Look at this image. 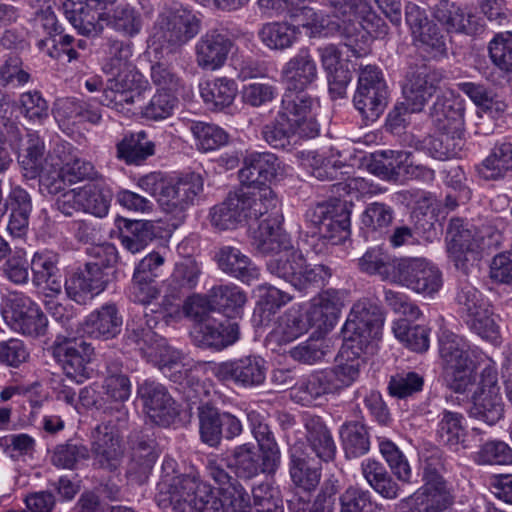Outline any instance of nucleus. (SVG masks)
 <instances>
[{"label": "nucleus", "mask_w": 512, "mask_h": 512, "mask_svg": "<svg viewBox=\"0 0 512 512\" xmlns=\"http://www.w3.org/2000/svg\"><path fill=\"white\" fill-rule=\"evenodd\" d=\"M104 47L102 71L108 78L99 101L119 112H129L131 106L142 100L143 75L131 60L133 44L111 37Z\"/></svg>", "instance_id": "nucleus-1"}, {"label": "nucleus", "mask_w": 512, "mask_h": 512, "mask_svg": "<svg viewBox=\"0 0 512 512\" xmlns=\"http://www.w3.org/2000/svg\"><path fill=\"white\" fill-rule=\"evenodd\" d=\"M177 462L166 457L162 463L159 502L169 504L177 512H225L224 502L212 486L196 473L175 475Z\"/></svg>", "instance_id": "nucleus-2"}, {"label": "nucleus", "mask_w": 512, "mask_h": 512, "mask_svg": "<svg viewBox=\"0 0 512 512\" xmlns=\"http://www.w3.org/2000/svg\"><path fill=\"white\" fill-rule=\"evenodd\" d=\"M388 25L371 11L366 0H359L358 9L349 18L341 19L340 37L354 57L360 58L371 52L370 39L384 38Z\"/></svg>", "instance_id": "nucleus-3"}, {"label": "nucleus", "mask_w": 512, "mask_h": 512, "mask_svg": "<svg viewBox=\"0 0 512 512\" xmlns=\"http://www.w3.org/2000/svg\"><path fill=\"white\" fill-rule=\"evenodd\" d=\"M384 314L379 305L369 299L357 301L344 324V344L356 348L355 353L366 352L381 338Z\"/></svg>", "instance_id": "nucleus-4"}, {"label": "nucleus", "mask_w": 512, "mask_h": 512, "mask_svg": "<svg viewBox=\"0 0 512 512\" xmlns=\"http://www.w3.org/2000/svg\"><path fill=\"white\" fill-rule=\"evenodd\" d=\"M200 31V19L178 2L163 7L154 25L152 38L159 44L180 47Z\"/></svg>", "instance_id": "nucleus-5"}, {"label": "nucleus", "mask_w": 512, "mask_h": 512, "mask_svg": "<svg viewBox=\"0 0 512 512\" xmlns=\"http://www.w3.org/2000/svg\"><path fill=\"white\" fill-rule=\"evenodd\" d=\"M351 201L335 199L317 204L306 213L308 222L314 227L315 235L339 244L350 234Z\"/></svg>", "instance_id": "nucleus-6"}, {"label": "nucleus", "mask_w": 512, "mask_h": 512, "mask_svg": "<svg viewBox=\"0 0 512 512\" xmlns=\"http://www.w3.org/2000/svg\"><path fill=\"white\" fill-rule=\"evenodd\" d=\"M51 351L53 358L70 380L80 384L90 377L89 364L94 354L90 343L82 339L57 336Z\"/></svg>", "instance_id": "nucleus-7"}, {"label": "nucleus", "mask_w": 512, "mask_h": 512, "mask_svg": "<svg viewBox=\"0 0 512 512\" xmlns=\"http://www.w3.org/2000/svg\"><path fill=\"white\" fill-rule=\"evenodd\" d=\"M459 313L466 324L480 337L496 341L499 337L498 326L493 318L490 305L480 298L472 287H464L456 296Z\"/></svg>", "instance_id": "nucleus-8"}, {"label": "nucleus", "mask_w": 512, "mask_h": 512, "mask_svg": "<svg viewBox=\"0 0 512 512\" xmlns=\"http://www.w3.org/2000/svg\"><path fill=\"white\" fill-rule=\"evenodd\" d=\"M213 373L220 381H230L243 388H254L265 382L267 363L261 356L250 354L217 364Z\"/></svg>", "instance_id": "nucleus-9"}, {"label": "nucleus", "mask_w": 512, "mask_h": 512, "mask_svg": "<svg viewBox=\"0 0 512 512\" xmlns=\"http://www.w3.org/2000/svg\"><path fill=\"white\" fill-rule=\"evenodd\" d=\"M313 98L305 91L286 90L278 115L298 130L301 138H314L319 125L312 114Z\"/></svg>", "instance_id": "nucleus-10"}, {"label": "nucleus", "mask_w": 512, "mask_h": 512, "mask_svg": "<svg viewBox=\"0 0 512 512\" xmlns=\"http://www.w3.org/2000/svg\"><path fill=\"white\" fill-rule=\"evenodd\" d=\"M197 413L201 440L211 447H217L222 437L231 440L242 433V424L236 416L208 403L200 405Z\"/></svg>", "instance_id": "nucleus-11"}, {"label": "nucleus", "mask_w": 512, "mask_h": 512, "mask_svg": "<svg viewBox=\"0 0 512 512\" xmlns=\"http://www.w3.org/2000/svg\"><path fill=\"white\" fill-rule=\"evenodd\" d=\"M393 282L406 286L417 293L432 295L441 288L440 271L424 259H400Z\"/></svg>", "instance_id": "nucleus-12"}, {"label": "nucleus", "mask_w": 512, "mask_h": 512, "mask_svg": "<svg viewBox=\"0 0 512 512\" xmlns=\"http://www.w3.org/2000/svg\"><path fill=\"white\" fill-rule=\"evenodd\" d=\"M109 282L108 274L96 262L86 263L76 270L65 282V290L70 299L86 304L102 293Z\"/></svg>", "instance_id": "nucleus-13"}, {"label": "nucleus", "mask_w": 512, "mask_h": 512, "mask_svg": "<svg viewBox=\"0 0 512 512\" xmlns=\"http://www.w3.org/2000/svg\"><path fill=\"white\" fill-rule=\"evenodd\" d=\"M9 310L4 312L6 321L10 318L12 328L29 336L43 335L47 327V317L30 298L13 294L9 300Z\"/></svg>", "instance_id": "nucleus-14"}, {"label": "nucleus", "mask_w": 512, "mask_h": 512, "mask_svg": "<svg viewBox=\"0 0 512 512\" xmlns=\"http://www.w3.org/2000/svg\"><path fill=\"white\" fill-rule=\"evenodd\" d=\"M441 80L442 75L426 65L410 67L403 85L405 109L412 113L420 112Z\"/></svg>", "instance_id": "nucleus-15"}, {"label": "nucleus", "mask_w": 512, "mask_h": 512, "mask_svg": "<svg viewBox=\"0 0 512 512\" xmlns=\"http://www.w3.org/2000/svg\"><path fill=\"white\" fill-rule=\"evenodd\" d=\"M202 191V177L196 173H189L176 181L170 180L164 195L160 198V205L165 212L181 216L196 203Z\"/></svg>", "instance_id": "nucleus-16"}, {"label": "nucleus", "mask_w": 512, "mask_h": 512, "mask_svg": "<svg viewBox=\"0 0 512 512\" xmlns=\"http://www.w3.org/2000/svg\"><path fill=\"white\" fill-rule=\"evenodd\" d=\"M115 0H66L63 12L68 21L82 35L97 36L103 29L100 24L102 10Z\"/></svg>", "instance_id": "nucleus-17"}, {"label": "nucleus", "mask_w": 512, "mask_h": 512, "mask_svg": "<svg viewBox=\"0 0 512 512\" xmlns=\"http://www.w3.org/2000/svg\"><path fill=\"white\" fill-rule=\"evenodd\" d=\"M137 392L152 422L166 426L173 421L177 410L165 386L152 380H145L139 385Z\"/></svg>", "instance_id": "nucleus-18"}, {"label": "nucleus", "mask_w": 512, "mask_h": 512, "mask_svg": "<svg viewBox=\"0 0 512 512\" xmlns=\"http://www.w3.org/2000/svg\"><path fill=\"white\" fill-rule=\"evenodd\" d=\"M280 78L286 90L305 91L318 79V67L309 49L302 48L283 66Z\"/></svg>", "instance_id": "nucleus-19"}, {"label": "nucleus", "mask_w": 512, "mask_h": 512, "mask_svg": "<svg viewBox=\"0 0 512 512\" xmlns=\"http://www.w3.org/2000/svg\"><path fill=\"white\" fill-rule=\"evenodd\" d=\"M92 438L93 465L109 471L116 470L121 463L123 451L114 427L102 423L95 428Z\"/></svg>", "instance_id": "nucleus-20"}, {"label": "nucleus", "mask_w": 512, "mask_h": 512, "mask_svg": "<svg viewBox=\"0 0 512 512\" xmlns=\"http://www.w3.org/2000/svg\"><path fill=\"white\" fill-rule=\"evenodd\" d=\"M191 336L198 347L222 350L238 340L239 326L230 320L223 323L216 318L207 319L195 324Z\"/></svg>", "instance_id": "nucleus-21"}, {"label": "nucleus", "mask_w": 512, "mask_h": 512, "mask_svg": "<svg viewBox=\"0 0 512 512\" xmlns=\"http://www.w3.org/2000/svg\"><path fill=\"white\" fill-rule=\"evenodd\" d=\"M281 169L278 157L269 152L250 153L244 158V165L239 171L242 187H268Z\"/></svg>", "instance_id": "nucleus-22"}, {"label": "nucleus", "mask_w": 512, "mask_h": 512, "mask_svg": "<svg viewBox=\"0 0 512 512\" xmlns=\"http://www.w3.org/2000/svg\"><path fill=\"white\" fill-rule=\"evenodd\" d=\"M231 48L232 41L225 34L207 32L195 45L196 63L204 70L215 71L225 64Z\"/></svg>", "instance_id": "nucleus-23"}, {"label": "nucleus", "mask_w": 512, "mask_h": 512, "mask_svg": "<svg viewBox=\"0 0 512 512\" xmlns=\"http://www.w3.org/2000/svg\"><path fill=\"white\" fill-rule=\"evenodd\" d=\"M58 263L59 255L51 250L35 252L30 262L33 284L44 286L49 290V296L58 295L62 290Z\"/></svg>", "instance_id": "nucleus-24"}, {"label": "nucleus", "mask_w": 512, "mask_h": 512, "mask_svg": "<svg viewBox=\"0 0 512 512\" xmlns=\"http://www.w3.org/2000/svg\"><path fill=\"white\" fill-rule=\"evenodd\" d=\"M247 220H257L265 215L266 218H281L279 200L270 187H241L239 189Z\"/></svg>", "instance_id": "nucleus-25"}, {"label": "nucleus", "mask_w": 512, "mask_h": 512, "mask_svg": "<svg viewBox=\"0 0 512 512\" xmlns=\"http://www.w3.org/2000/svg\"><path fill=\"white\" fill-rule=\"evenodd\" d=\"M450 374L452 381L450 389L456 393L464 394L473 386L475 378L473 376L472 361L468 357V346L461 339L450 338Z\"/></svg>", "instance_id": "nucleus-26"}, {"label": "nucleus", "mask_w": 512, "mask_h": 512, "mask_svg": "<svg viewBox=\"0 0 512 512\" xmlns=\"http://www.w3.org/2000/svg\"><path fill=\"white\" fill-rule=\"evenodd\" d=\"M202 269L190 257L176 262L170 276L165 281V298H180L196 288Z\"/></svg>", "instance_id": "nucleus-27"}, {"label": "nucleus", "mask_w": 512, "mask_h": 512, "mask_svg": "<svg viewBox=\"0 0 512 512\" xmlns=\"http://www.w3.org/2000/svg\"><path fill=\"white\" fill-rule=\"evenodd\" d=\"M265 465V453L260 455L253 443L236 446L228 462V466L234 469L237 477L242 479H252L260 472L273 473L278 467L267 469Z\"/></svg>", "instance_id": "nucleus-28"}, {"label": "nucleus", "mask_w": 512, "mask_h": 512, "mask_svg": "<svg viewBox=\"0 0 512 512\" xmlns=\"http://www.w3.org/2000/svg\"><path fill=\"white\" fill-rule=\"evenodd\" d=\"M288 14L297 29H309L311 36L340 37L341 19L338 16H323L307 6L292 7L288 9Z\"/></svg>", "instance_id": "nucleus-29"}, {"label": "nucleus", "mask_w": 512, "mask_h": 512, "mask_svg": "<svg viewBox=\"0 0 512 512\" xmlns=\"http://www.w3.org/2000/svg\"><path fill=\"white\" fill-rule=\"evenodd\" d=\"M290 244V237L282 229L278 217L263 219L252 231V245L262 254L281 251L289 248Z\"/></svg>", "instance_id": "nucleus-30"}, {"label": "nucleus", "mask_w": 512, "mask_h": 512, "mask_svg": "<svg viewBox=\"0 0 512 512\" xmlns=\"http://www.w3.org/2000/svg\"><path fill=\"white\" fill-rule=\"evenodd\" d=\"M219 268L226 274L250 283L258 278L259 270L251 259L233 246H223L216 254Z\"/></svg>", "instance_id": "nucleus-31"}, {"label": "nucleus", "mask_w": 512, "mask_h": 512, "mask_svg": "<svg viewBox=\"0 0 512 512\" xmlns=\"http://www.w3.org/2000/svg\"><path fill=\"white\" fill-rule=\"evenodd\" d=\"M10 211L7 229L14 237L23 236L29 224L32 211V199L29 193L20 186L12 187L5 203Z\"/></svg>", "instance_id": "nucleus-32"}, {"label": "nucleus", "mask_w": 512, "mask_h": 512, "mask_svg": "<svg viewBox=\"0 0 512 512\" xmlns=\"http://www.w3.org/2000/svg\"><path fill=\"white\" fill-rule=\"evenodd\" d=\"M122 318L114 304H105L93 311L85 320V331L91 337L108 340L121 331Z\"/></svg>", "instance_id": "nucleus-33"}, {"label": "nucleus", "mask_w": 512, "mask_h": 512, "mask_svg": "<svg viewBox=\"0 0 512 512\" xmlns=\"http://www.w3.org/2000/svg\"><path fill=\"white\" fill-rule=\"evenodd\" d=\"M75 155L71 144L57 142L45 157L44 178L41 185L48 189L51 194H57L62 190V180L59 175L63 172L64 166L71 161Z\"/></svg>", "instance_id": "nucleus-34"}, {"label": "nucleus", "mask_w": 512, "mask_h": 512, "mask_svg": "<svg viewBox=\"0 0 512 512\" xmlns=\"http://www.w3.org/2000/svg\"><path fill=\"white\" fill-rule=\"evenodd\" d=\"M303 424L307 432V441L315 455L325 462L332 460L336 453V445L322 419L316 415L305 414Z\"/></svg>", "instance_id": "nucleus-35"}, {"label": "nucleus", "mask_w": 512, "mask_h": 512, "mask_svg": "<svg viewBox=\"0 0 512 512\" xmlns=\"http://www.w3.org/2000/svg\"><path fill=\"white\" fill-rule=\"evenodd\" d=\"M45 144L36 132H29L24 148L19 152L18 163L26 179L44 178Z\"/></svg>", "instance_id": "nucleus-36"}, {"label": "nucleus", "mask_w": 512, "mask_h": 512, "mask_svg": "<svg viewBox=\"0 0 512 512\" xmlns=\"http://www.w3.org/2000/svg\"><path fill=\"white\" fill-rule=\"evenodd\" d=\"M290 476L292 482L305 492L314 491L321 478L320 463L308 455L298 453L296 448L291 450Z\"/></svg>", "instance_id": "nucleus-37"}, {"label": "nucleus", "mask_w": 512, "mask_h": 512, "mask_svg": "<svg viewBox=\"0 0 512 512\" xmlns=\"http://www.w3.org/2000/svg\"><path fill=\"white\" fill-rule=\"evenodd\" d=\"M210 219L211 224L219 230L234 229L247 221L240 191L230 193L222 203L214 206L210 212Z\"/></svg>", "instance_id": "nucleus-38"}, {"label": "nucleus", "mask_w": 512, "mask_h": 512, "mask_svg": "<svg viewBox=\"0 0 512 512\" xmlns=\"http://www.w3.org/2000/svg\"><path fill=\"white\" fill-rule=\"evenodd\" d=\"M143 333L140 335L142 336ZM145 345L139 348L154 361L164 374L179 366L181 353L168 345L167 340L155 331L146 330Z\"/></svg>", "instance_id": "nucleus-39"}, {"label": "nucleus", "mask_w": 512, "mask_h": 512, "mask_svg": "<svg viewBox=\"0 0 512 512\" xmlns=\"http://www.w3.org/2000/svg\"><path fill=\"white\" fill-rule=\"evenodd\" d=\"M315 324L310 320L309 314L300 310L289 309L279 320L269 337L279 345L287 344L308 331Z\"/></svg>", "instance_id": "nucleus-40"}, {"label": "nucleus", "mask_w": 512, "mask_h": 512, "mask_svg": "<svg viewBox=\"0 0 512 512\" xmlns=\"http://www.w3.org/2000/svg\"><path fill=\"white\" fill-rule=\"evenodd\" d=\"M356 348L350 344H344L339 353V362L332 368H328L338 389V392L351 386L360 375L363 364L362 353H355Z\"/></svg>", "instance_id": "nucleus-41"}, {"label": "nucleus", "mask_w": 512, "mask_h": 512, "mask_svg": "<svg viewBox=\"0 0 512 512\" xmlns=\"http://www.w3.org/2000/svg\"><path fill=\"white\" fill-rule=\"evenodd\" d=\"M200 94L209 109L221 111L233 103L237 85L234 80L221 77L200 84Z\"/></svg>", "instance_id": "nucleus-42"}, {"label": "nucleus", "mask_w": 512, "mask_h": 512, "mask_svg": "<svg viewBox=\"0 0 512 512\" xmlns=\"http://www.w3.org/2000/svg\"><path fill=\"white\" fill-rule=\"evenodd\" d=\"M158 234L159 227L152 221L125 220L120 240L125 249L135 254L142 251Z\"/></svg>", "instance_id": "nucleus-43"}, {"label": "nucleus", "mask_w": 512, "mask_h": 512, "mask_svg": "<svg viewBox=\"0 0 512 512\" xmlns=\"http://www.w3.org/2000/svg\"><path fill=\"white\" fill-rule=\"evenodd\" d=\"M512 171V142L508 140L497 142L490 154L479 167V174L487 180L502 178Z\"/></svg>", "instance_id": "nucleus-44"}, {"label": "nucleus", "mask_w": 512, "mask_h": 512, "mask_svg": "<svg viewBox=\"0 0 512 512\" xmlns=\"http://www.w3.org/2000/svg\"><path fill=\"white\" fill-rule=\"evenodd\" d=\"M342 306L343 302L340 292L334 289H328L313 298L307 313L312 323L321 327L328 323L332 324L338 317Z\"/></svg>", "instance_id": "nucleus-45"}, {"label": "nucleus", "mask_w": 512, "mask_h": 512, "mask_svg": "<svg viewBox=\"0 0 512 512\" xmlns=\"http://www.w3.org/2000/svg\"><path fill=\"white\" fill-rule=\"evenodd\" d=\"M468 223H464L461 219H452L450 221V235L452 234V245H450V251H475L477 249H486L496 245L499 242V235L497 233H491V237H496L495 241H485L483 236H477L476 232H473L469 228Z\"/></svg>", "instance_id": "nucleus-46"}, {"label": "nucleus", "mask_w": 512, "mask_h": 512, "mask_svg": "<svg viewBox=\"0 0 512 512\" xmlns=\"http://www.w3.org/2000/svg\"><path fill=\"white\" fill-rule=\"evenodd\" d=\"M117 157L128 165H139L154 154L155 145L144 131L125 136L117 144Z\"/></svg>", "instance_id": "nucleus-47"}, {"label": "nucleus", "mask_w": 512, "mask_h": 512, "mask_svg": "<svg viewBox=\"0 0 512 512\" xmlns=\"http://www.w3.org/2000/svg\"><path fill=\"white\" fill-rule=\"evenodd\" d=\"M298 30L288 22H270L264 24L258 32L261 43L270 50L283 51L291 48L297 41Z\"/></svg>", "instance_id": "nucleus-48"}, {"label": "nucleus", "mask_w": 512, "mask_h": 512, "mask_svg": "<svg viewBox=\"0 0 512 512\" xmlns=\"http://www.w3.org/2000/svg\"><path fill=\"white\" fill-rule=\"evenodd\" d=\"M276 253L277 256L270 259L266 264L268 271L294 286L303 266V254L299 250L293 249L291 245L289 248L276 251Z\"/></svg>", "instance_id": "nucleus-49"}, {"label": "nucleus", "mask_w": 512, "mask_h": 512, "mask_svg": "<svg viewBox=\"0 0 512 512\" xmlns=\"http://www.w3.org/2000/svg\"><path fill=\"white\" fill-rule=\"evenodd\" d=\"M387 98L388 90L382 89V87L357 88L353 103L365 120L374 122L384 112Z\"/></svg>", "instance_id": "nucleus-50"}, {"label": "nucleus", "mask_w": 512, "mask_h": 512, "mask_svg": "<svg viewBox=\"0 0 512 512\" xmlns=\"http://www.w3.org/2000/svg\"><path fill=\"white\" fill-rule=\"evenodd\" d=\"M497 377L492 367H486L481 373V392L474 398L475 404L483 409V413L492 420L502 416L503 408L496 388Z\"/></svg>", "instance_id": "nucleus-51"}, {"label": "nucleus", "mask_w": 512, "mask_h": 512, "mask_svg": "<svg viewBox=\"0 0 512 512\" xmlns=\"http://www.w3.org/2000/svg\"><path fill=\"white\" fill-rule=\"evenodd\" d=\"M392 331L413 352L422 353L429 348V330L425 326L412 324L408 319H399L393 323Z\"/></svg>", "instance_id": "nucleus-52"}, {"label": "nucleus", "mask_w": 512, "mask_h": 512, "mask_svg": "<svg viewBox=\"0 0 512 512\" xmlns=\"http://www.w3.org/2000/svg\"><path fill=\"white\" fill-rule=\"evenodd\" d=\"M400 259H391L381 248H372L358 259V266L362 272L368 274H377L383 280L393 282V276L397 275L396 266Z\"/></svg>", "instance_id": "nucleus-53"}, {"label": "nucleus", "mask_w": 512, "mask_h": 512, "mask_svg": "<svg viewBox=\"0 0 512 512\" xmlns=\"http://www.w3.org/2000/svg\"><path fill=\"white\" fill-rule=\"evenodd\" d=\"M144 20L140 11L130 4L117 5L109 17V25L123 36L135 37L143 28Z\"/></svg>", "instance_id": "nucleus-54"}, {"label": "nucleus", "mask_w": 512, "mask_h": 512, "mask_svg": "<svg viewBox=\"0 0 512 512\" xmlns=\"http://www.w3.org/2000/svg\"><path fill=\"white\" fill-rule=\"evenodd\" d=\"M209 297L215 308L229 318L237 315L246 302V295L237 286H214L209 290Z\"/></svg>", "instance_id": "nucleus-55"}, {"label": "nucleus", "mask_w": 512, "mask_h": 512, "mask_svg": "<svg viewBox=\"0 0 512 512\" xmlns=\"http://www.w3.org/2000/svg\"><path fill=\"white\" fill-rule=\"evenodd\" d=\"M344 451L347 457L356 458L366 454L370 441L366 427L359 422H350L340 429Z\"/></svg>", "instance_id": "nucleus-56"}, {"label": "nucleus", "mask_w": 512, "mask_h": 512, "mask_svg": "<svg viewBox=\"0 0 512 512\" xmlns=\"http://www.w3.org/2000/svg\"><path fill=\"white\" fill-rule=\"evenodd\" d=\"M131 468L141 473L148 472L155 463L158 455L155 451V441L144 435L134 434L130 437Z\"/></svg>", "instance_id": "nucleus-57"}, {"label": "nucleus", "mask_w": 512, "mask_h": 512, "mask_svg": "<svg viewBox=\"0 0 512 512\" xmlns=\"http://www.w3.org/2000/svg\"><path fill=\"white\" fill-rule=\"evenodd\" d=\"M190 131L196 140L197 149L202 152L217 150L229 140V135L224 129L205 122H193Z\"/></svg>", "instance_id": "nucleus-58"}, {"label": "nucleus", "mask_w": 512, "mask_h": 512, "mask_svg": "<svg viewBox=\"0 0 512 512\" xmlns=\"http://www.w3.org/2000/svg\"><path fill=\"white\" fill-rule=\"evenodd\" d=\"M298 389L305 394L302 399L306 401L316 400L325 395L339 393L329 369L312 372L299 384Z\"/></svg>", "instance_id": "nucleus-59"}, {"label": "nucleus", "mask_w": 512, "mask_h": 512, "mask_svg": "<svg viewBox=\"0 0 512 512\" xmlns=\"http://www.w3.org/2000/svg\"><path fill=\"white\" fill-rule=\"evenodd\" d=\"M83 189V211L96 217L107 215L112 200V191L108 186L92 184Z\"/></svg>", "instance_id": "nucleus-60"}, {"label": "nucleus", "mask_w": 512, "mask_h": 512, "mask_svg": "<svg viewBox=\"0 0 512 512\" xmlns=\"http://www.w3.org/2000/svg\"><path fill=\"white\" fill-rule=\"evenodd\" d=\"M393 220V208L383 202H372L368 204L361 216V222L367 230L380 234L388 230Z\"/></svg>", "instance_id": "nucleus-61"}, {"label": "nucleus", "mask_w": 512, "mask_h": 512, "mask_svg": "<svg viewBox=\"0 0 512 512\" xmlns=\"http://www.w3.org/2000/svg\"><path fill=\"white\" fill-rule=\"evenodd\" d=\"M379 449L397 479L402 482H409L411 468L399 448L392 441L383 439L379 442Z\"/></svg>", "instance_id": "nucleus-62"}, {"label": "nucleus", "mask_w": 512, "mask_h": 512, "mask_svg": "<svg viewBox=\"0 0 512 512\" xmlns=\"http://www.w3.org/2000/svg\"><path fill=\"white\" fill-rule=\"evenodd\" d=\"M489 55L499 69L512 71V32L496 34L489 43Z\"/></svg>", "instance_id": "nucleus-63"}, {"label": "nucleus", "mask_w": 512, "mask_h": 512, "mask_svg": "<svg viewBox=\"0 0 512 512\" xmlns=\"http://www.w3.org/2000/svg\"><path fill=\"white\" fill-rule=\"evenodd\" d=\"M150 77L157 91L176 95L183 87V79L174 71L173 67L157 62L151 66Z\"/></svg>", "instance_id": "nucleus-64"}]
</instances>
